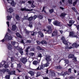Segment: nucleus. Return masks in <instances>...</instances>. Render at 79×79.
<instances>
[{
	"instance_id": "obj_39",
	"label": "nucleus",
	"mask_w": 79,
	"mask_h": 79,
	"mask_svg": "<svg viewBox=\"0 0 79 79\" xmlns=\"http://www.w3.org/2000/svg\"><path fill=\"white\" fill-rule=\"evenodd\" d=\"M30 23V24L29 25V27H32V22H29Z\"/></svg>"
},
{
	"instance_id": "obj_51",
	"label": "nucleus",
	"mask_w": 79,
	"mask_h": 79,
	"mask_svg": "<svg viewBox=\"0 0 79 79\" xmlns=\"http://www.w3.org/2000/svg\"><path fill=\"white\" fill-rule=\"evenodd\" d=\"M7 31L8 32H9V33H10V34H12V32H11V31H10V29L8 28L7 29Z\"/></svg>"
},
{
	"instance_id": "obj_49",
	"label": "nucleus",
	"mask_w": 79,
	"mask_h": 79,
	"mask_svg": "<svg viewBox=\"0 0 79 79\" xmlns=\"http://www.w3.org/2000/svg\"><path fill=\"white\" fill-rule=\"evenodd\" d=\"M24 3H25V1H20V4H23Z\"/></svg>"
},
{
	"instance_id": "obj_11",
	"label": "nucleus",
	"mask_w": 79,
	"mask_h": 79,
	"mask_svg": "<svg viewBox=\"0 0 79 79\" xmlns=\"http://www.w3.org/2000/svg\"><path fill=\"white\" fill-rule=\"evenodd\" d=\"M57 74L58 76H65V75H66L67 74H69L68 73V72H62V73H57Z\"/></svg>"
},
{
	"instance_id": "obj_16",
	"label": "nucleus",
	"mask_w": 79,
	"mask_h": 79,
	"mask_svg": "<svg viewBox=\"0 0 79 79\" xmlns=\"http://www.w3.org/2000/svg\"><path fill=\"white\" fill-rule=\"evenodd\" d=\"M74 20H70L69 22V23L70 24H68V26L69 27H71L72 25L74 24Z\"/></svg>"
},
{
	"instance_id": "obj_10",
	"label": "nucleus",
	"mask_w": 79,
	"mask_h": 79,
	"mask_svg": "<svg viewBox=\"0 0 79 79\" xmlns=\"http://www.w3.org/2000/svg\"><path fill=\"white\" fill-rule=\"evenodd\" d=\"M20 61L23 64H25L27 61V60L26 58L23 57L20 59Z\"/></svg>"
},
{
	"instance_id": "obj_40",
	"label": "nucleus",
	"mask_w": 79,
	"mask_h": 79,
	"mask_svg": "<svg viewBox=\"0 0 79 79\" xmlns=\"http://www.w3.org/2000/svg\"><path fill=\"white\" fill-rule=\"evenodd\" d=\"M42 54H41V53L39 54L38 57H40V59H41V58H42Z\"/></svg>"
},
{
	"instance_id": "obj_18",
	"label": "nucleus",
	"mask_w": 79,
	"mask_h": 79,
	"mask_svg": "<svg viewBox=\"0 0 79 79\" xmlns=\"http://www.w3.org/2000/svg\"><path fill=\"white\" fill-rule=\"evenodd\" d=\"M16 29V26L15 25H12L11 26V29L12 31H15Z\"/></svg>"
},
{
	"instance_id": "obj_64",
	"label": "nucleus",
	"mask_w": 79,
	"mask_h": 79,
	"mask_svg": "<svg viewBox=\"0 0 79 79\" xmlns=\"http://www.w3.org/2000/svg\"><path fill=\"white\" fill-rule=\"evenodd\" d=\"M25 78H26V79H29V78H30V77H26Z\"/></svg>"
},
{
	"instance_id": "obj_15",
	"label": "nucleus",
	"mask_w": 79,
	"mask_h": 79,
	"mask_svg": "<svg viewBox=\"0 0 79 79\" xmlns=\"http://www.w3.org/2000/svg\"><path fill=\"white\" fill-rule=\"evenodd\" d=\"M58 33L57 32V31L55 30V31L52 33V37H54V36H58Z\"/></svg>"
},
{
	"instance_id": "obj_32",
	"label": "nucleus",
	"mask_w": 79,
	"mask_h": 79,
	"mask_svg": "<svg viewBox=\"0 0 79 79\" xmlns=\"http://www.w3.org/2000/svg\"><path fill=\"white\" fill-rule=\"evenodd\" d=\"M32 19H33V17H30L28 19V21H31Z\"/></svg>"
},
{
	"instance_id": "obj_25",
	"label": "nucleus",
	"mask_w": 79,
	"mask_h": 79,
	"mask_svg": "<svg viewBox=\"0 0 79 79\" xmlns=\"http://www.w3.org/2000/svg\"><path fill=\"white\" fill-rule=\"evenodd\" d=\"M7 18V20H11V19L12 18V16H11V15H8Z\"/></svg>"
},
{
	"instance_id": "obj_62",
	"label": "nucleus",
	"mask_w": 79,
	"mask_h": 79,
	"mask_svg": "<svg viewBox=\"0 0 79 79\" xmlns=\"http://www.w3.org/2000/svg\"><path fill=\"white\" fill-rule=\"evenodd\" d=\"M43 79H48V78L47 77H43Z\"/></svg>"
},
{
	"instance_id": "obj_30",
	"label": "nucleus",
	"mask_w": 79,
	"mask_h": 79,
	"mask_svg": "<svg viewBox=\"0 0 79 79\" xmlns=\"http://www.w3.org/2000/svg\"><path fill=\"white\" fill-rule=\"evenodd\" d=\"M16 35L17 37H20V38H22V36H21V35L19 33H17L16 34Z\"/></svg>"
},
{
	"instance_id": "obj_33",
	"label": "nucleus",
	"mask_w": 79,
	"mask_h": 79,
	"mask_svg": "<svg viewBox=\"0 0 79 79\" xmlns=\"http://www.w3.org/2000/svg\"><path fill=\"white\" fill-rule=\"evenodd\" d=\"M72 10L74 11L76 13H77V11L75 7H73L72 8Z\"/></svg>"
},
{
	"instance_id": "obj_50",
	"label": "nucleus",
	"mask_w": 79,
	"mask_h": 79,
	"mask_svg": "<svg viewBox=\"0 0 79 79\" xmlns=\"http://www.w3.org/2000/svg\"><path fill=\"white\" fill-rule=\"evenodd\" d=\"M33 17V19H34V20H35V19H36V18H37V17L36 15H35Z\"/></svg>"
},
{
	"instance_id": "obj_57",
	"label": "nucleus",
	"mask_w": 79,
	"mask_h": 79,
	"mask_svg": "<svg viewBox=\"0 0 79 79\" xmlns=\"http://www.w3.org/2000/svg\"><path fill=\"white\" fill-rule=\"evenodd\" d=\"M11 60V61L12 62H13L14 61V59H13V57H12L10 58Z\"/></svg>"
},
{
	"instance_id": "obj_6",
	"label": "nucleus",
	"mask_w": 79,
	"mask_h": 79,
	"mask_svg": "<svg viewBox=\"0 0 79 79\" xmlns=\"http://www.w3.org/2000/svg\"><path fill=\"white\" fill-rule=\"evenodd\" d=\"M4 2L6 5V8L7 9V11L9 13H11L13 11V9L11 8H10V6L7 5V3L4 1Z\"/></svg>"
},
{
	"instance_id": "obj_26",
	"label": "nucleus",
	"mask_w": 79,
	"mask_h": 79,
	"mask_svg": "<svg viewBox=\"0 0 79 79\" xmlns=\"http://www.w3.org/2000/svg\"><path fill=\"white\" fill-rule=\"evenodd\" d=\"M71 68H69L68 70V72H67V73H68L69 74H68V75H69V74H71V73H72L71 72Z\"/></svg>"
},
{
	"instance_id": "obj_41",
	"label": "nucleus",
	"mask_w": 79,
	"mask_h": 79,
	"mask_svg": "<svg viewBox=\"0 0 79 79\" xmlns=\"http://www.w3.org/2000/svg\"><path fill=\"white\" fill-rule=\"evenodd\" d=\"M45 7H43V9L42 10V12H43V11H44V13L45 14H47V12H46V11L45 10H45Z\"/></svg>"
},
{
	"instance_id": "obj_61",
	"label": "nucleus",
	"mask_w": 79,
	"mask_h": 79,
	"mask_svg": "<svg viewBox=\"0 0 79 79\" xmlns=\"http://www.w3.org/2000/svg\"><path fill=\"white\" fill-rule=\"evenodd\" d=\"M77 27L78 31H79V25H77Z\"/></svg>"
},
{
	"instance_id": "obj_8",
	"label": "nucleus",
	"mask_w": 79,
	"mask_h": 79,
	"mask_svg": "<svg viewBox=\"0 0 79 79\" xmlns=\"http://www.w3.org/2000/svg\"><path fill=\"white\" fill-rule=\"evenodd\" d=\"M8 3H10V5L13 6H14L16 5V2H14L13 0H6Z\"/></svg>"
},
{
	"instance_id": "obj_60",
	"label": "nucleus",
	"mask_w": 79,
	"mask_h": 79,
	"mask_svg": "<svg viewBox=\"0 0 79 79\" xmlns=\"http://www.w3.org/2000/svg\"><path fill=\"white\" fill-rule=\"evenodd\" d=\"M6 24L8 25V27H9V26H10V25H9V22H6Z\"/></svg>"
},
{
	"instance_id": "obj_46",
	"label": "nucleus",
	"mask_w": 79,
	"mask_h": 79,
	"mask_svg": "<svg viewBox=\"0 0 79 79\" xmlns=\"http://www.w3.org/2000/svg\"><path fill=\"white\" fill-rule=\"evenodd\" d=\"M30 47L29 46L27 48V49H26L25 51L27 53L28 52V49H29L30 48Z\"/></svg>"
},
{
	"instance_id": "obj_47",
	"label": "nucleus",
	"mask_w": 79,
	"mask_h": 79,
	"mask_svg": "<svg viewBox=\"0 0 79 79\" xmlns=\"http://www.w3.org/2000/svg\"><path fill=\"white\" fill-rule=\"evenodd\" d=\"M40 72H38L37 73L36 77H39V76H40Z\"/></svg>"
},
{
	"instance_id": "obj_19",
	"label": "nucleus",
	"mask_w": 79,
	"mask_h": 79,
	"mask_svg": "<svg viewBox=\"0 0 79 79\" xmlns=\"http://www.w3.org/2000/svg\"><path fill=\"white\" fill-rule=\"evenodd\" d=\"M18 50L19 51L21 55H23V49H22V48H19L18 49Z\"/></svg>"
},
{
	"instance_id": "obj_23",
	"label": "nucleus",
	"mask_w": 79,
	"mask_h": 79,
	"mask_svg": "<svg viewBox=\"0 0 79 79\" xmlns=\"http://www.w3.org/2000/svg\"><path fill=\"white\" fill-rule=\"evenodd\" d=\"M30 32L31 33V35H35L36 34H37V33L36 32H34V31H30Z\"/></svg>"
},
{
	"instance_id": "obj_58",
	"label": "nucleus",
	"mask_w": 79,
	"mask_h": 79,
	"mask_svg": "<svg viewBox=\"0 0 79 79\" xmlns=\"http://www.w3.org/2000/svg\"><path fill=\"white\" fill-rule=\"evenodd\" d=\"M39 17L40 19H42V18H43V16H42V15H40L39 16Z\"/></svg>"
},
{
	"instance_id": "obj_43",
	"label": "nucleus",
	"mask_w": 79,
	"mask_h": 79,
	"mask_svg": "<svg viewBox=\"0 0 79 79\" xmlns=\"http://www.w3.org/2000/svg\"><path fill=\"white\" fill-rule=\"evenodd\" d=\"M6 38H5V37H4V38L2 40H1L2 42H4L5 41L6 42Z\"/></svg>"
},
{
	"instance_id": "obj_1",
	"label": "nucleus",
	"mask_w": 79,
	"mask_h": 79,
	"mask_svg": "<svg viewBox=\"0 0 79 79\" xmlns=\"http://www.w3.org/2000/svg\"><path fill=\"white\" fill-rule=\"evenodd\" d=\"M61 40L62 41L63 44L65 45V49L66 50H69V49H71V48H73L74 47L75 48H77L79 47V42H77L74 43L72 44L71 43L69 42H68L67 41L65 40L64 37H62L61 38Z\"/></svg>"
},
{
	"instance_id": "obj_34",
	"label": "nucleus",
	"mask_w": 79,
	"mask_h": 79,
	"mask_svg": "<svg viewBox=\"0 0 79 79\" xmlns=\"http://www.w3.org/2000/svg\"><path fill=\"white\" fill-rule=\"evenodd\" d=\"M65 16H66V14H65L64 13H63L61 14L60 16H62V17L64 18V17H65Z\"/></svg>"
},
{
	"instance_id": "obj_22",
	"label": "nucleus",
	"mask_w": 79,
	"mask_h": 79,
	"mask_svg": "<svg viewBox=\"0 0 79 79\" xmlns=\"http://www.w3.org/2000/svg\"><path fill=\"white\" fill-rule=\"evenodd\" d=\"M28 73L30 74L31 76H33L34 74V72L32 71H30L28 72Z\"/></svg>"
},
{
	"instance_id": "obj_21",
	"label": "nucleus",
	"mask_w": 79,
	"mask_h": 79,
	"mask_svg": "<svg viewBox=\"0 0 79 79\" xmlns=\"http://www.w3.org/2000/svg\"><path fill=\"white\" fill-rule=\"evenodd\" d=\"M38 34H39V35H40L41 37H44V34H43V33L42 32V31H39L38 32Z\"/></svg>"
},
{
	"instance_id": "obj_56",
	"label": "nucleus",
	"mask_w": 79,
	"mask_h": 79,
	"mask_svg": "<svg viewBox=\"0 0 79 79\" xmlns=\"http://www.w3.org/2000/svg\"><path fill=\"white\" fill-rule=\"evenodd\" d=\"M27 43H29V44L31 43V40H27Z\"/></svg>"
},
{
	"instance_id": "obj_55",
	"label": "nucleus",
	"mask_w": 79,
	"mask_h": 79,
	"mask_svg": "<svg viewBox=\"0 0 79 79\" xmlns=\"http://www.w3.org/2000/svg\"><path fill=\"white\" fill-rule=\"evenodd\" d=\"M25 33L27 35H29V31H26L25 32Z\"/></svg>"
},
{
	"instance_id": "obj_13",
	"label": "nucleus",
	"mask_w": 79,
	"mask_h": 79,
	"mask_svg": "<svg viewBox=\"0 0 79 79\" xmlns=\"http://www.w3.org/2000/svg\"><path fill=\"white\" fill-rule=\"evenodd\" d=\"M28 3H29V4H30V5H31V6L32 8H34L35 7V6L33 5L34 3V1L33 0L29 1L28 2Z\"/></svg>"
},
{
	"instance_id": "obj_9",
	"label": "nucleus",
	"mask_w": 79,
	"mask_h": 79,
	"mask_svg": "<svg viewBox=\"0 0 79 79\" xmlns=\"http://www.w3.org/2000/svg\"><path fill=\"white\" fill-rule=\"evenodd\" d=\"M61 23L58 21H55L53 22V24L56 26H60Z\"/></svg>"
},
{
	"instance_id": "obj_53",
	"label": "nucleus",
	"mask_w": 79,
	"mask_h": 79,
	"mask_svg": "<svg viewBox=\"0 0 79 79\" xmlns=\"http://www.w3.org/2000/svg\"><path fill=\"white\" fill-rule=\"evenodd\" d=\"M73 60H74V61H77V58L76 57H74V56Z\"/></svg>"
},
{
	"instance_id": "obj_35",
	"label": "nucleus",
	"mask_w": 79,
	"mask_h": 79,
	"mask_svg": "<svg viewBox=\"0 0 79 79\" xmlns=\"http://www.w3.org/2000/svg\"><path fill=\"white\" fill-rule=\"evenodd\" d=\"M64 60L65 61V63H66V64L69 63V60L68 59H64Z\"/></svg>"
},
{
	"instance_id": "obj_38",
	"label": "nucleus",
	"mask_w": 79,
	"mask_h": 79,
	"mask_svg": "<svg viewBox=\"0 0 79 79\" xmlns=\"http://www.w3.org/2000/svg\"><path fill=\"white\" fill-rule=\"evenodd\" d=\"M4 67L5 68H6V69L7 68H8V67H9L8 64H5V66H4Z\"/></svg>"
},
{
	"instance_id": "obj_5",
	"label": "nucleus",
	"mask_w": 79,
	"mask_h": 79,
	"mask_svg": "<svg viewBox=\"0 0 79 79\" xmlns=\"http://www.w3.org/2000/svg\"><path fill=\"white\" fill-rule=\"evenodd\" d=\"M0 72H2V73H5V72H7L9 74H15V71H13L10 72V70L8 69H3L0 70Z\"/></svg>"
},
{
	"instance_id": "obj_28",
	"label": "nucleus",
	"mask_w": 79,
	"mask_h": 79,
	"mask_svg": "<svg viewBox=\"0 0 79 79\" xmlns=\"http://www.w3.org/2000/svg\"><path fill=\"white\" fill-rule=\"evenodd\" d=\"M69 4H73V0H66Z\"/></svg>"
},
{
	"instance_id": "obj_44",
	"label": "nucleus",
	"mask_w": 79,
	"mask_h": 79,
	"mask_svg": "<svg viewBox=\"0 0 79 79\" xmlns=\"http://www.w3.org/2000/svg\"><path fill=\"white\" fill-rule=\"evenodd\" d=\"M23 19H28V16H24Z\"/></svg>"
},
{
	"instance_id": "obj_17",
	"label": "nucleus",
	"mask_w": 79,
	"mask_h": 79,
	"mask_svg": "<svg viewBox=\"0 0 79 79\" xmlns=\"http://www.w3.org/2000/svg\"><path fill=\"white\" fill-rule=\"evenodd\" d=\"M6 64V61H4L2 62L1 63H0V68L3 67L5 64Z\"/></svg>"
},
{
	"instance_id": "obj_52",
	"label": "nucleus",
	"mask_w": 79,
	"mask_h": 79,
	"mask_svg": "<svg viewBox=\"0 0 79 79\" xmlns=\"http://www.w3.org/2000/svg\"><path fill=\"white\" fill-rule=\"evenodd\" d=\"M48 23H49V24H50V23H51V22H52V19H48Z\"/></svg>"
},
{
	"instance_id": "obj_29",
	"label": "nucleus",
	"mask_w": 79,
	"mask_h": 79,
	"mask_svg": "<svg viewBox=\"0 0 79 79\" xmlns=\"http://www.w3.org/2000/svg\"><path fill=\"white\" fill-rule=\"evenodd\" d=\"M74 55L70 54L69 56V58H74Z\"/></svg>"
},
{
	"instance_id": "obj_3",
	"label": "nucleus",
	"mask_w": 79,
	"mask_h": 79,
	"mask_svg": "<svg viewBox=\"0 0 79 79\" xmlns=\"http://www.w3.org/2000/svg\"><path fill=\"white\" fill-rule=\"evenodd\" d=\"M13 35L10 34H8V35L7 33L5 36V38H6V42H9L10 40H11L13 39Z\"/></svg>"
},
{
	"instance_id": "obj_2",
	"label": "nucleus",
	"mask_w": 79,
	"mask_h": 79,
	"mask_svg": "<svg viewBox=\"0 0 79 79\" xmlns=\"http://www.w3.org/2000/svg\"><path fill=\"white\" fill-rule=\"evenodd\" d=\"M44 58L45 59L47 63L43 65L42 64L36 69L37 70H41V69H44L45 68V67H47L49 66V63L48 62L50 61V56L49 55H46L45 56Z\"/></svg>"
},
{
	"instance_id": "obj_36",
	"label": "nucleus",
	"mask_w": 79,
	"mask_h": 79,
	"mask_svg": "<svg viewBox=\"0 0 79 79\" xmlns=\"http://www.w3.org/2000/svg\"><path fill=\"white\" fill-rule=\"evenodd\" d=\"M78 0H76L73 3V6H75L76 4V3L77 2Z\"/></svg>"
},
{
	"instance_id": "obj_48",
	"label": "nucleus",
	"mask_w": 79,
	"mask_h": 79,
	"mask_svg": "<svg viewBox=\"0 0 79 79\" xmlns=\"http://www.w3.org/2000/svg\"><path fill=\"white\" fill-rule=\"evenodd\" d=\"M37 50H42V48L40 46H38L36 48Z\"/></svg>"
},
{
	"instance_id": "obj_7",
	"label": "nucleus",
	"mask_w": 79,
	"mask_h": 79,
	"mask_svg": "<svg viewBox=\"0 0 79 79\" xmlns=\"http://www.w3.org/2000/svg\"><path fill=\"white\" fill-rule=\"evenodd\" d=\"M6 46L8 49L9 50H10L11 52H13V48L12 47V46H11V45L10 43H9L8 42V43L7 44Z\"/></svg>"
},
{
	"instance_id": "obj_27",
	"label": "nucleus",
	"mask_w": 79,
	"mask_h": 79,
	"mask_svg": "<svg viewBox=\"0 0 79 79\" xmlns=\"http://www.w3.org/2000/svg\"><path fill=\"white\" fill-rule=\"evenodd\" d=\"M55 68L56 69H61V68H62V67H61V66H58L55 67Z\"/></svg>"
},
{
	"instance_id": "obj_37",
	"label": "nucleus",
	"mask_w": 79,
	"mask_h": 79,
	"mask_svg": "<svg viewBox=\"0 0 79 79\" xmlns=\"http://www.w3.org/2000/svg\"><path fill=\"white\" fill-rule=\"evenodd\" d=\"M29 55L31 56H34V53H32V52H30L29 53Z\"/></svg>"
},
{
	"instance_id": "obj_63",
	"label": "nucleus",
	"mask_w": 79,
	"mask_h": 79,
	"mask_svg": "<svg viewBox=\"0 0 79 79\" xmlns=\"http://www.w3.org/2000/svg\"><path fill=\"white\" fill-rule=\"evenodd\" d=\"M13 79H20V78H19V77H18L17 79H16V77H14Z\"/></svg>"
},
{
	"instance_id": "obj_14",
	"label": "nucleus",
	"mask_w": 79,
	"mask_h": 79,
	"mask_svg": "<svg viewBox=\"0 0 79 79\" xmlns=\"http://www.w3.org/2000/svg\"><path fill=\"white\" fill-rule=\"evenodd\" d=\"M21 11H31L33 10V9H26V7H24V8H22L20 9Z\"/></svg>"
},
{
	"instance_id": "obj_45",
	"label": "nucleus",
	"mask_w": 79,
	"mask_h": 79,
	"mask_svg": "<svg viewBox=\"0 0 79 79\" xmlns=\"http://www.w3.org/2000/svg\"><path fill=\"white\" fill-rule=\"evenodd\" d=\"M11 44L12 45H15L16 44V42L12 41Z\"/></svg>"
},
{
	"instance_id": "obj_59",
	"label": "nucleus",
	"mask_w": 79,
	"mask_h": 79,
	"mask_svg": "<svg viewBox=\"0 0 79 79\" xmlns=\"http://www.w3.org/2000/svg\"><path fill=\"white\" fill-rule=\"evenodd\" d=\"M36 42L38 44V45H40L41 43L39 41H37Z\"/></svg>"
},
{
	"instance_id": "obj_4",
	"label": "nucleus",
	"mask_w": 79,
	"mask_h": 79,
	"mask_svg": "<svg viewBox=\"0 0 79 79\" xmlns=\"http://www.w3.org/2000/svg\"><path fill=\"white\" fill-rule=\"evenodd\" d=\"M66 31L67 32H70L69 33V36H70V37H75L76 38H77V39L78 38L77 34H74V32L73 31L70 32V29H68Z\"/></svg>"
},
{
	"instance_id": "obj_12",
	"label": "nucleus",
	"mask_w": 79,
	"mask_h": 79,
	"mask_svg": "<svg viewBox=\"0 0 79 79\" xmlns=\"http://www.w3.org/2000/svg\"><path fill=\"white\" fill-rule=\"evenodd\" d=\"M48 31H47V32H48V34H51V33L52 32V27H51V26H48Z\"/></svg>"
},
{
	"instance_id": "obj_54",
	"label": "nucleus",
	"mask_w": 79,
	"mask_h": 79,
	"mask_svg": "<svg viewBox=\"0 0 79 79\" xmlns=\"http://www.w3.org/2000/svg\"><path fill=\"white\" fill-rule=\"evenodd\" d=\"M49 11L50 13H53V9H51L49 10Z\"/></svg>"
},
{
	"instance_id": "obj_24",
	"label": "nucleus",
	"mask_w": 79,
	"mask_h": 79,
	"mask_svg": "<svg viewBox=\"0 0 79 79\" xmlns=\"http://www.w3.org/2000/svg\"><path fill=\"white\" fill-rule=\"evenodd\" d=\"M15 18L18 21H19V20H20V17L19 16V15H16V16H15Z\"/></svg>"
},
{
	"instance_id": "obj_31",
	"label": "nucleus",
	"mask_w": 79,
	"mask_h": 79,
	"mask_svg": "<svg viewBox=\"0 0 79 79\" xmlns=\"http://www.w3.org/2000/svg\"><path fill=\"white\" fill-rule=\"evenodd\" d=\"M33 64L34 65H37L38 64V62L36 61H34L33 62Z\"/></svg>"
},
{
	"instance_id": "obj_20",
	"label": "nucleus",
	"mask_w": 79,
	"mask_h": 79,
	"mask_svg": "<svg viewBox=\"0 0 79 79\" xmlns=\"http://www.w3.org/2000/svg\"><path fill=\"white\" fill-rule=\"evenodd\" d=\"M21 65L20 64H17V70L19 73H20L21 72V71H20L19 69H20L21 68Z\"/></svg>"
},
{
	"instance_id": "obj_42",
	"label": "nucleus",
	"mask_w": 79,
	"mask_h": 79,
	"mask_svg": "<svg viewBox=\"0 0 79 79\" xmlns=\"http://www.w3.org/2000/svg\"><path fill=\"white\" fill-rule=\"evenodd\" d=\"M5 77L6 79H10V75H6Z\"/></svg>"
}]
</instances>
